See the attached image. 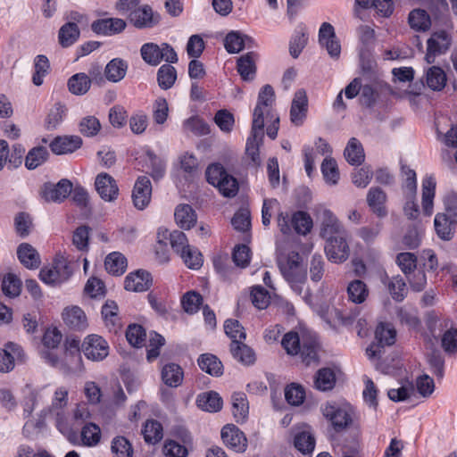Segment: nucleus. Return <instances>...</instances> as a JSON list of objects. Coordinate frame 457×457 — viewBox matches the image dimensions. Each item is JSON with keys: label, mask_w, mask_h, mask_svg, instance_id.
Returning a JSON list of instances; mask_svg holds the SVG:
<instances>
[{"label": "nucleus", "mask_w": 457, "mask_h": 457, "mask_svg": "<svg viewBox=\"0 0 457 457\" xmlns=\"http://www.w3.org/2000/svg\"><path fill=\"white\" fill-rule=\"evenodd\" d=\"M275 92L271 86L265 85L258 95L253 109L251 131L264 135V127L269 137L275 139L278 135L279 117L274 109Z\"/></svg>", "instance_id": "obj_1"}, {"label": "nucleus", "mask_w": 457, "mask_h": 457, "mask_svg": "<svg viewBox=\"0 0 457 457\" xmlns=\"http://www.w3.org/2000/svg\"><path fill=\"white\" fill-rule=\"evenodd\" d=\"M278 267L292 289L301 294L307 278L301 256L297 253H292L284 261H279Z\"/></svg>", "instance_id": "obj_2"}, {"label": "nucleus", "mask_w": 457, "mask_h": 457, "mask_svg": "<svg viewBox=\"0 0 457 457\" xmlns=\"http://www.w3.org/2000/svg\"><path fill=\"white\" fill-rule=\"evenodd\" d=\"M281 345L287 354H300L306 365L317 361V344L313 340L300 339L297 333L288 332L283 337Z\"/></svg>", "instance_id": "obj_3"}, {"label": "nucleus", "mask_w": 457, "mask_h": 457, "mask_svg": "<svg viewBox=\"0 0 457 457\" xmlns=\"http://www.w3.org/2000/svg\"><path fill=\"white\" fill-rule=\"evenodd\" d=\"M396 262L413 290L420 292L425 288L427 277L423 270H417V257L414 253H401L396 257Z\"/></svg>", "instance_id": "obj_4"}, {"label": "nucleus", "mask_w": 457, "mask_h": 457, "mask_svg": "<svg viewBox=\"0 0 457 457\" xmlns=\"http://www.w3.org/2000/svg\"><path fill=\"white\" fill-rule=\"evenodd\" d=\"M321 412L336 431L345 429L353 422V410L346 403H326L321 406Z\"/></svg>", "instance_id": "obj_5"}, {"label": "nucleus", "mask_w": 457, "mask_h": 457, "mask_svg": "<svg viewBox=\"0 0 457 457\" xmlns=\"http://www.w3.org/2000/svg\"><path fill=\"white\" fill-rule=\"evenodd\" d=\"M396 331L389 323L380 322L375 330L376 343H372L366 349V354L370 361L379 359L383 353L384 346L395 344Z\"/></svg>", "instance_id": "obj_6"}, {"label": "nucleus", "mask_w": 457, "mask_h": 457, "mask_svg": "<svg viewBox=\"0 0 457 457\" xmlns=\"http://www.w3.org/2000/svg\"><path fill=\"white\" fill-rule=\"evenodd\" d=\"M347 231L325 238V253L328 259L334 263L345 262L350 255Z\"/></svg>", "instance_id": "obj_7"}, {"label": "nucleus", "mask_w": 457, "mask_h": 457, "mask_svg": "<svg viewBox=\"0 0 457 457\" xmlns=\"http://www.w3.org/2000/svg\"><path fill=\"white\" fill-rule=\"evenodd\" d=\"M72 274L68 261L59 256L54 259L51 267H45L40 270L39 277L42 281L50 285H59L67 281Z\"/></svg>", "instance_id": "obj_8"}, {"label": "nucleus", "mask_w": 457, "mask_h": 457, "mask_svg": "<svg viewBox=\"0 0 457 457\" xmlns=\"http://www.w3.org/2000/svg\"><path fill=\"white\" fill-rule=\"evenodd\" d=\"M109 344L101 336L91 334L87 336L81 344V352L85 357L93 361H101L109 354Z\"/></svg>", "instance_id": "obj_9"}, {"label": "nucleus", "mask_w": 457, "mask_h": 457, "mask_svg": "<svg viewBox=\"0 0 457 457\" xmlns=\"http://www.w3.org/2000/svg\"><path fill=\"white\" fill-rule=\"evenodd\" d=\"M317 219L320 222V236L324 239L346 231L336 215L323 206L317 208Z\"/></svg>", "instance_id": "obj_10"}, {"label": "nucleus", "mask_w": 457, "mask_h": 457, "mask_svg": "<svg viewBox=\"0 0 457 457\" xmlns=\"http://www.w3.org/2000/svg\"><path fill=\"white\" fill-rule=\"evenodd\" d=\"M451 37L444 30L434 32L427 41V54L425 60L433 63L436 57L445 54L450 47Z\"/></svg>", "instance_id": "obj_11"}, {"label": "nucleus", "mask_w": 457, "mask_h": 457, "mask_svg": "<svg viewBox=\"0 0 457 457\" xmlns=\"http://www.w3.org/2000/svg\"><path fill=\"white\" fill-rule=\"evenodd\" d=\"M319 43L333 59L337 60L341 54V45L337 37L334 27L323 22L319 29Z\"/></svg>", "instance_id": "obj_12"}, {"label": "nucleus", "mask_w": 457, "mask_h": 457, "mask_svg": "<svg viewBox=\"0 0 457 457\" xmlns=\"http://www.w3.org/2000/svg\"><path fill=\"white\" fill-rule=\"evenodd\" d=\"M426 327L428 331L422 334L423 340L427 348L432 349L437 342L439 335L447 328V324L435 312H428L426 316Z\"/></svg>", "instance_id": "obj_13"}, {"label": "nucleus", "mask_w": 457, "mask_h": 457, "mask_svg": "<svg viewBox=\"0 0 457 457\" xmlns=\"http://www.w3.org/2000/svg\"><path fill=\"white\" fill-rule=\"evenodd\" d=\"M223 443L237 453H244L247 448L245 434L235 425L228 424L221 429Z\"/></svg>", "instance_id": "obj_14"}, {"label": "nucleus", "mask_w": 457, "mask_h": 457, "mask_svg": "<svg viewBox=\"0 0 457 457\" xmlns=\"http://www.w3.org/2000/svg\"><path fill=\"white\" fill-rule=\"evenodd\" d=\"M308 112V97L306 91L298 89L292 100L290 108V120L295 126H301L306 119Z\"/></svg>", "instance_id": "obj_15"}, {"label": "nucleus", "mask_w": 457, "mask_h": 457, "mask_svg": "<svg viewBox=\"0 0 457 457\" xmlns=\"http://www.w3.org/2000/svg\"><path fill=\"white\" fill-rule=\"evenodd\" d=\"M152 195V185L146 176L139 177L134 186L132 201L134 206L138 210H144L150 203Z\"/></svg>", "instance_id": "obj_16"}, {"label": "nucleus", "mask_w": 457, "mask_h": 457, "mask_svg": "<svg viewBox=\"0 0 457 457\" xmlns=\"http://www.w3.org/2000/svg\"><path fill=\"white\" fill-rule=\"evenodd\" d=\"M95 186L102 199L107 202L114 201L119 195V187L115 179L108 173H100L96 176Z\"/></svg>", "instance_id": "obj_17"}, {"label": "nucleus", "mask_w": 457, "mask_h": 457, "mask_svg": "<svg viewBox=\"0 0 457 457\" xmlns=\"http://www.w3.org/2000/svg\"><path fill=\"white\" fill-rule=\"evenodd\" d=\"M68 389L64 386L58 387L54 394L51 406L48 409L50 413L56 415V426L61 432L66 428L63 423V410L68 404Z\"/></svg>", "instance_id": "obj_18"}, {"label": "nucleus", "mask_w": 457, "mask_h": 457, "mask_svg": "<svg viewBox=\"0 0 457 457\" xmlns=\"http://www.w3.org/2000/svg\"><path fill=\"white\" fill-rule=\"evenodd\" d=\"M129 21L137 29L152 28L159 23L160 16L154 13L148 5H140L139 8L129 14Z\"/></svg>", "instance_id": "obj_19"}, {"label": "nucleus", "mask_w": 457, "mask_h": 457, "mask_svg": "<svg viewBox=\"0 0 457 457\" xmlns=\"http://www.w3.org/2000/svg\"><path fill=\"white\" fill-rule=\"evenodd\" d=\"M45 388V386L34 387L29 384L24 386L21 401L23 418L30 417L36 406L42 400Z\"/></svg>", "instance_id": "obj_20"}, {"label": "nucleus", "mask_w": 457, "mask_h": 457, "mask_svg": "<svg viewBox=\"0 0 457 457\" xmlns=\"http://www.w3.org/2000/svg\"><path fill=\"white\" fill-rule=\"evenodd\" d=\"M72 185L68 179H62L57 184H46L42 190V196L47 202H62L71 193Z\"/></svg>", "instance_id": "obj_21"}, {"label": "nucleus", "mask_w": 457, "mask_h": 457, "mask_svg": "<svg viewBox=\"0 0 457 457\" xmlns=\"http://www.w3.org/2000/svg\"><path fill=\"white\" fill-rule=\"evenodd\" d=\"M152 277L149 272L138 270L129 273L124 281V287L131 292H144L150 288Z\"/></svg>", "instance_id": "obj_22"}, {"label": "nucleus", "mask_w": 457, "mask_h": 457, "mask_svg": "<svg viewBox=\"0 0 457 457\" xmlns=\"http://www.w3.org/2000/svg\"><path fill=\"white\" fill-rule=\"evenodd\" d=\"M457 221L446 212L437 213L434 219V227L437 237L445 241L453 237Z\"/></svg>", "instance_id": "obj_23"}, {"label": "nucleus", "mask_w": 457, "mask_h": 457, "mask_svg": "<svg viewBox=\"0 0 457 457\" xmlns=\"http://www.w3.org/2000/svg\"><path fill=\"white\" fill-rule=\"evenodd\" d=\"M92 30L97 34L114 35L121 32L126 28V22L120 18H107L94 21Z\"/></svg>", "instance_id": "obj_24"}, {"label": "nucleus", "mask_w": 457, "mask_h": 457, "mask_svg": "<svg viewBox=\"0 0 457 457\" xmlns=\"http://www.w3.org/2000/svg\"><path fill=\"white\" fill-rule=\"evenodd\" d=\"M82 139L79 136L58 137L50 144L52 152L55 154H71L79 149Z\"/></svg>", "instance_id": "obj_25"}, {"label": "nucleus", "mask_w": 457, "mask_h": 457, "mask_svg": "<svg viewBox=\"0 0 457 457\" xmlns=\"http://www.w3.org/2000/svg\"><path fill=\"white\" fill-rule=\"evenodd\" d=\"M17 255L20 262L28 269H37L40 265L39 253L28 243H22L19 245Z\"/></svg>", "instance_id": "obj_26"}, {"label": "nucleus", "mask_w": 457, "mask_h": 457, "mask_svg": "<svg viewBox=\"0 0 457 457\" xmlns=\"http://www.w3.org/2000/svg\"><path fill=\"white\" fill-rule=\"evenodd\" d=\"M63 321L73 329H84L87 326L85 312L78 306L66 308L62 312Z\"/></svg>", "instance_id": "obj_27"}, {"label": "nucleus", "mask_w": 457, "mask_h": 457, "mask_svg": "<svg viewBox=\"0 0 457 457\" xmlns=\"http://www.w3.org/2000/svg\"><path fill=\"white\" fill-rule=\"evenodd\" d=\"M345 158L351 165H361L365 160V154L361 142L352 137L344 151Z\"/></svg>", "instance_id": "obj_28"}, {"label": "nucleus", "mask_w": 457, "mask_h": 457, "mask_svg": "<svg viewBox=\"0 0 457 457\" xmlns=\"http://www.w3.org/2000/svg\"><path fill=\"white\" fill-rule=\"evenodd\" d=\"M184 372L182 368L175 363H169L162 370V379L163 383L170 387H178L182 384Z\"/></svg>", "instance_id": "obj_29"}, {"label": "nucleus", "mask_w": 457, "mask_h": 457, "mask_svg": "<svg viewBox=\"0 0 457 457\" xmlns=\"http://www.w3.org/2000/svg\"><path fill=\"white\" fill-rule=\"evenodd\" d=\"M174 217L178 226L184 229L191 228L196 222V214L188 204L178 205L174 212Z\"/></svg>", "instance_id": "obj_30"}, {"label": "nucleus", "mask_w": 457, "mask_h": 457, "mask_svg": "<svg viewBox=\"0 0 457 457\" xmlns=\"http://www.w3.org/2000/svg\"><path fill=\"white\" fill-rule=\"evenodd\" d=\"M197 362L203 371L212 376L219 377L223 373V365L221 361L212 353L201 354Z\"/></svg>", "instance_id": "obj_31"}, {"label": "nucleus", "mask_w": 457, "mask_h": 457, "mask_svg": "<svg viewBox=\"0 0 457 457\" xmlns=\"http://www.w3.org/2000/svg\"><path fill=\"white\" fill-rule=\"evenodd\" d=\"M230 352L233 357L245 365L253 364L255 361V354L252 348L239 340L231 343Z\"/></svg>", "instance_id": "obj_32"}, {"label": "nucleus", "mask_w": 457, "mask_h": 457, "mask_svg": "<svg viewBox=\"0 0 457 457\" xmlns=\"http://www.w3.org/2000/svg\"><path fill=\"white\" fill-rule=\"evenodd\" d=\"M251 44H253L251 37L235 31L228 33L224 40L225 48L230 54L239 53L245 46L249 47Z\"/></svg>", "instance_id": "obj_33"}, {"label": "nucleus", "mask_w": 457, "mask_h": 457, "mask_svg": "<svg viewBox=\"0 0 457 457\" xmlns=\"http://www.w3.org/2000/svg\"><path fill=\"white\" fill-rule=\"evenodd\" d=\"M128 64L120 58L110 61L105 66L104 74L106 79L113 83L120 81L126 75Z\"/></svg>", "instance_id": "obj_34"}, {"label": "nucleus", "mask_w": 457, "mask_h": 457, "mask_svg": "<svg viewBox=\"0 0 457 457\" xmlns=\"http://www.w3.org/2000/svg\"><path fill=\"white\" fill-rule=\"evenodd\" d=\"M196 403L204 411L216 412L222 407V399L218 393L210 391L199 395Z\"/></svg>", "instance_id": "obj_35"}, {"label": "nucleus", "mask_w": 457, "mask_h": 457, "mask_svg": "<svg viewBox=\"0 0 457 457\" xmlns=\"http://www.w3.org/2000/svg\"><path fill=\"white\" fill-rule=\"evenodd\" d=\"M386 199V193L378 187L370 188L367 195V202L369 206L379 217H384L386 214V211L384 207Z\"/></svg>", "instance_id": "obj_36"}, {"label": "nucleus", "mask_w": 457, "mask_h": 457, "mask_svg": "<svg viewBox=\"0 0 457 457\" xmlns=\"http://www.w3.org/2000/svg\"><path fill=\"white\" fill-rule=\"evenodd\" d=\"M102 316L109 330L116 332L120 328L118 306L115 302L107 301L105 303L102 308Z\"/></svg>", "instance_id": "obj_37"}, {"label": "nucleus", "mask_w": 457, "mask_h": 457, "mask_svg": "<svg viewBox=\"0 0 457 457\" xmlns=\"http://www.w3.org/2000/svg\"><path fill=\"white\" fill-rule=\"evenodd\" d=\"M104 266L108 273L120 276L126 270L127 259L120 253L113 252L106 256Z\"/></svg>", "instance_id": "obj_38"}, {"label": "nucleus", "mask_w": 457, "mask_h": 457, "mask_svg": "<svg viewBox=\"0 0 457 457\" xmlns=\"http://www.w3.org/2000/svg\"><path fill=\"white\" fill-rule=\"evenodd\" d=\"M264 135L251 131L245 145V154L251 159L253 165L261 164L260 146L262 145Z\"/></svg>", "instance_id": "obj_39"}, {"label": "nucleus", "mask_w": 457, "mask_h": 457, "mask_svg": "<svg viewBox=\"0 0 457 457\" xmlns=\"http://www.w3.org/2000/svg\"><path fill=\"white\" fill-rule=\"evenodd\" d=\"M49 157V153L45 146H36L29 151L25 157V166L28 170H35L44 164Z\"/></svg>", "instance_id": "obj_40"}, {"label": "nucleus", "mask_w": 457, "mask_h": 457, "mask_svg": "<svg viewBox=\"0 0 457 457\" xmlns=\"http://www.w3.org/2000/svg\"><path fill=\"white\" fill-rule=\"evenodd\" d=\"M348 299L354 303H362L369 296L367 285L360 279L351 281L347 286Z\"/></svg>", "instance_id": "obj_41"}, {"label": "nucleus", "mask_w": 457, "mask_h": 457, "mask_svg": "<svg viewBox=\"0 0 457 457\" xmlns=\"http://www.w3.org/2000/svg\"><path fill=\"white\" fill-rule=\"evenodd\" d=\"M91 79L85 73H77L68 80V87L71 94L76 96L85 95L90 88Z\"/></svg>", "instance_id": "obj_42"}, {"label": "nucleus", "mask_w": 457, "mask_h": 457, "mask_svg": "<svg viewBox=\"0 0 457 457\" xmlns=\"http://www.w3.org/2000/svg\"><path fill=\"white\" fill-rule=\"evenodd\" d=\"M79 37V29L76 23L68 22L61 27L58 33L59 43L63 47L73 45Z\"/></svg>", "instance_id": "obj_43"}, {"label": "nucleus", "mask_w": 457, "mask_h": 457, "mask_svg": "<svg viewBox=\"0 0 457 457\" xmlns=\"http://www.w3.org/2000/svg\"><path fill=\"white\" fill-rule=\"evenodd\" d=\"M436 181L432 177L426 178L422 182V206L427 215L432 213L435 196Z\"/></svg>", "instance_id": "obj_44"}, {"label": "nucleus", "mask_w": 457, "mask_h": 457, "mask_svg": "<svg viewBox=\"0 0 457 457\" xmlns=\"http://www.w3.org/2000/svg\"><path fill=\"white\" fill-rule=\"evenodd\" d=\"M232 414L237 422L245 421L248 415V403L243 393H235L232 395Z\"/></svg>", "instance_id": "obj_45"}, {"label": "nucleus", "mask_w": 457, "mask_h": 457, "mask_svg": "<svg viewBox=\"0 0 457 457\" xmlns=\"http://www.w3.org/2000/svg\"><path fill=\"white\" fill-rule=\"evenodd\" d=\"M320 169L327 184L335 186L338 183L340 174L335 159L327 156L323 160Z\"/></svg>", "instance_id": "obj_46"}, {"label": "nucleus", "mask_w": 457, "mask_h": 457, "mask_svg": "<svg viewBox=\"0 0 457 457\" xmlns=\"http://www.w3.org/2000/svg\"><path fill=\"white\" fill-rule=\"evenodd\" d=\"M254 54L247 53L242 55L237 61V71L245 80L253 79L255 74Z\"/></svg>", "instance_id": "obj_47"}, {"label": "nucleus", "mask_w": 457, "mask_h": 457, "mask_svg": "<svg viewBox=\"0 0 457 457\" xmlns=\"http://www.w3.org/2000/svg\"><path fill=\"white\" fill-rule=\"evenodd\" d=\"M80 437L83 445L96 446L101 440V429L95 423L86 424L81 429Z\"/></svg>", "instance_id": "obj_48"}, {"label": "nucleus", "mask_w": 457, "mask_h": 457, "mask_svg": "<svg viewBox=\"0 0 457 457\" xmlns=\"http://www.w3.org/2000/svg\"><path fill=\"white\" fill-rule=\"evenodd\" d=\"M177 79V71L170 64L162 65L157 71L158 85L162 89L170 88Z\"/></svg>", "instance_id": "obj_49"}, {"label": "nucleus", "mask_w": 457, "mask_h": 457, "mask_svg": "<svg viewBox=\"0 0 457 457\" xmlns=\"http://www.w3.org/2000/svg\"><path fill=\"white\" fill-rule=\"evenodd\" d=\"M426 81L428 87L432 90L439 91L446 84V75L440 67L432 66L427 71Z\"/></svg>", "instance_id": "obj_50"}, {"label": "nucleus", "mask_w": 457, "mask_h": 457, "mask_svg": "<svg viewBox=\"0 0 457 457\" xmlns=\"http://www.w3.org/2000/svg\"><path fill=\"white\" fill-rule=\"evenodd\" d=\"M408 21L411 28L417 31H425L431 25L428 14L426 11L420 9L411 11L409 14Z\"/></svg>", "instance_id": "obj_51"}, {"label": "nucleus", "mask_w": 457, "mask_h": 457, "mask_svg": "<svg viewBox=\"0 0 457 457\" xmlns=\"http://www.w3.org/2000/svg\"><path fill=\"white\" fill-rule=\"evenodd\" d=\"M336 383V376L330 369H320L315 375L314 386L320 391L330 390Z\"/></svg>", "instance_id": "obj_52"}, {"label": "nucleus", "mask_w": 457, "mask_h": 457, "mask_svg": "<svg viewBox=\"0 0 457 457\" xmlns=\"http://www.w3.org/2000/svg\"><path fill=\"white\" fill-rule=\"evenodd\" d=\"M441 347L450 356L457 354V328H449L441 335Z\"/></svg>", "instance_id": "obj_53"}, {"label": "nucleus", "mask_w": 457, "mask_h": 457, "mask_svg": "<svg viewBox=\"0 0 457 457\" xmlns=\"http://www.w3.org/2000/svg\"><path fill=\"white\" fill-rule=\"evenodd\" d=\"M35 72L32 76V82L35 86H41L44 81V77L48 73L50 64L48 58L46 55L39 54L34 61Z\"/></svg>", "instance_id": "obj_54"}, {"label": "nucleus", "mask_w": 457, "mask_h": 457, "mask_svg": "<svg viewBox=\"0 0 457 457\" xmlns=\"http://www.w3.org/2000/svg\"><path fill=\"white\" fill-rule=\"evenodd\" d=\"M294 229L296 233L306 235L312 228V220L310 215L304 212H296L291 217Z\"/></svg>", "instance_id": "obj_55"}, {"label": "nucleus", "mask_w": 457, "mask_h": 457, "mask_svg": "<svg viewBox=\"0 0 457 457\" xmlns=\"http://www.w3.org/2000/svg\"><path fill=\"white\" fill-rule=\"evenodd\" d=\"M142 433L145 442L148 444H156L163 436L162 427L161 423L156 420H147Z\"/></svg>", "instance_id": "obj_56"}, {"label": "nucleus", "mask_w": 457, "mask_h": 457, "mask_svg": "<svg viewBox=\"0 0 457 457\" xmlns=\"http://www.w3.org/2000/svg\"><path fill=\"white\" fill-rule=\"evenodd\" d=\"M142 59L150 65L156 66L162 62L160 46L154 43H145L141 46Z\"/></svg>", "instance_id": "obj_57"}, {"label": "nucleus", "mask_w": 457, "mask_h": 457, "mask_svg": "<svg viewBox=\"0 0 457 457\" xmlns=\"http://www.w3.org/2000/svg\"><path fill=\"white\" fill-rule=\"evenodd\" d=\"M184 263L192 270L199 269L203 264L202 253L194 247L188 245L181 253Z\"/></svg>", "instance_id": "obj_58"}, {"label": "nucleus", "mask_w": 457, "mask_h": 457, "mask_svg": "<svg viewBox=\"0 0 457 457\" xmlns=\"http://www.w3.org/2000/svg\"><path fill=\"white\" fill-rule=\"evenodd\" d=\"M295 446L303 453H308L313 451L315 439L310 431H302L295 436Z\"/></svg>", "instance_id": "obj_59"}, {"label": "nucleus", "mask_w": 457, "mask_h": 457, "mask_svg": "<svg viewBox=\"0 0 457 457\" xmlns=\"http://www.w3.org/2000/svg\"><path fill=\"white\" fill-rule=\"evenodd\" d=\"M111 449L114 457H132L133 454L130 443L123 436L114 437L112 442Z\"/></svg>", "instance_id": "obj_60"}, {"label": "nucleus", "mask_w": 457, "mask_h": 457, "mask_svg": "<svg viewBox=\"0 0 457 457\" xmlns=\"http://www.w3.org/2000/svg\"><path fill=\"white\" fill-rule=\"evenodd\" d=\"M145 162L147 172L150 173L154 179H158L163 176L165 170L164 163L155 154L147 152Z\"/></svg>", "instance_id": "obj_61"}, {"label": "nucleus", "mask_w": 457, "mask_h": 457, "mask_svg": "<svg viewBox=\"0 0 457 457\" xmlns=\"http://www.w3.org/2000/svg\"><path fill=\"white\" fill-rule=\"evenodd\" d=\"M285 397L289 404L298 406L305 398L304 388L300 385L291 384L285 389Z\"/></svg>", "instance_id": "obj_62"}, {"label": "nucleus", "mask_w": 457, "mask_h": 457, "mask_svg": "<svg viewBox=\"0 0 457 457\" xmlns=\"http://www.w3.org/2000/svg\"><path fill=\"white\" fill-rule=\"evenodd\" d=\"M387 287L392 297L396 301H402L407 293L406 284L399 275L389 279Z\"/></svg>", "instance_id": "obj_63"}, {"label": "nucleus", "mask_w": 457, "mask_h": 457, "mask_svg": "<svg viewBox=\"0 0 457 457\" xmlns=\"http://www.w3.org/2000/svg\"><path fill=\"white\" fill-rule=\"evenodd\" d=\"M65 114V105L60 103L55 104L49 111L46 120L47 129H55L63 120Z\"/></svg>", "instance_id": "obj_64"}]
</instances>
